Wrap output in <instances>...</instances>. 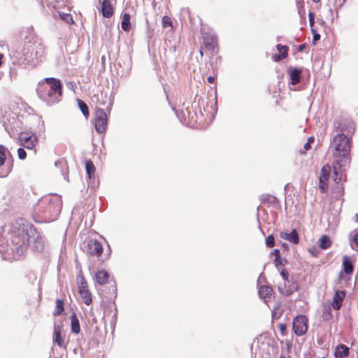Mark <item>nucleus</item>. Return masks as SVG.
I'll use <instances>...</instances> for the list:
<instances>
[{
    "label": "nucleus",
    "instance_id": "obj_1",
    "mask_svg": "<svg viewBox=\"0 0 358 358\" xmlns=\"http://www.w3.org/2000/svg\"><path fill=\"white\" fill-rule=\"evenodd\" d=\"M10 234L12 246L10 248H0V252H7L9 250L22 255L29 245L34 250L39 251L43 248V238L24 219H19L11 224L7 229Z\"/></svg>",
    "mask_w": 358,
    "mask_h": 358
},
{
    "label": "nucleus",
    "instance_id": "obj_2",
    "mask_svg": "<svg viewBox=\"0 0 358 358\" xmlns=\"http://www.w3.org/2000/svg\"><path fill=\"white\" fill-rule=\"evenodd\" d=\"M36 91L40 99L47 103H57L62 96L61 82L55 78H45L38 84Z\"/></svg>",
    "mask_w": 358,
    "mask_h": 358
},
{
    "label": "nucleus",
    "instance_id": "obj_3",
    "mask_svg": "<svg viewBox=\"0 0 358 358\" xmlns=\"http://www.w3.org/2000/svg\"><path fill=\"white\" fill-rule=\"evenodd\" d=\"M61 197L57 194L43 197L38 203L41 215L48 221L57 218L62 210Z\"/></svg>",
    "mask_w": 358,
    "mask_h": 358
},
{
    "label": "nucleus",
    "instance_id": "obj_4",
    "mask_svg": "<svg viewBox=\"0 0 358 358\" xmlns=\"http://www.w3.org/2000/svg\"><path fill=\"white\" fill-rule=\"evenodd\" d=\"M43 49L40 43L29 40L25 41L20 52H16V57L24 64L36 65L43 55Z\"/></svg>",
    "mask_w": 358,
    "mask_h": 358
},
{
    "label": "nucleus",
    "instance_id": "obj_5",
    "mask_svg": "<svg viewBox=\"0 0 358 358\" xmlns=\"http://www.w3.org/2000/svg\"><path fill=\"white\" fill-rule=\"evenodd\" d=\"M333 145L335 148L334 155L338 157H343L345 162L348 161V155L351 148L350 139L344 134L336 135L334 138Z\"/></svg>",
    "mask_w": 358,
    "mask_h": 358
},
{
    "label": "nucleus",
    "instance_id": "obj_6",
    "mask_svg": "<svg viewBox=\"0 0 358 358\" xmlns=\"http://www.w3.org/2000/svg\"><path fill=\"white\" fill-rule=\"evenodd\" d=\"M295 334L298 336L305 334L308 330V319L304 315L296 316L292 324Z\"/></svg>",
    "mask_w": 358,
    "mask_h": 358
},
{
    "label": "nucleus",
    "instance_id": "obj_7",
    "mask_svg": "<svg viewBox=\"0 0 358 358\" xmlns=\"http://www.w3.org/2000/svg\"><path fill=\"white\" fill-rule=\"evenodd\" d=\"M107 115L103 109H96L95 113L94 125L98 133H103L107 127Z\"/></svg>",
    "mask_w": 358,
    "mask_h": 358
},
{
    "label": "nucleus",
    "instance_id": "obj_8",
    "mask_svg": "<svg viewBox=\"0 0 358 358\" xmlns=\"http://www.w3.org/2000/svg\"><path fill=\"white\" fill-rule=\"evenodd\" d=\"M85 250L90 255L99 257L103 252V245L97 240L91 239L87 242Z\"/></svg>",
    "mask_w": 358,
    "mask_h": 358
},
{
    "label": "nucleus",
    "instance_id": "obj_9",
    "mask_svg": "<svg viewBox=\"0 0 358 358\" xmlns=\"http://www.w3.org/2000/svg\"><path fill=\"white\" fill-rule=\"evenodd\" d=\"M331 169V166L328 164L323 166L321 169L319 177V187L323 192L327 189L328 185L327 182L329 178Z\"/></svg>",
    "mask_w": 358,
    "mask_h": 358
},
{
    "label": "nucleus",
    "instance_id": "obj_10",
    "mask_svg": "<svg viewBox=\"0 0 358 358\" xmlns=\"http://www.w3.org/2000/svg\"><path fill=\"white\" fill-rule=\"evenodd\" d=\"M20 144L27 149H33L37 143V138L34 135L28 136L27 134H22L20 136Z\"/></svg>",
    "mask_w": 358,
    "mask_h": 358
},
{
    "label": "nucleus",
    "instance_id": "obj_11",
    "mask_svg": "<svg viewBox=\"0 0 358 358\" xmlns=\"http://www.w3.org/2000/svg\"><path fill=\"white\" fill-rule=\"evenodd\" d=\"M298 289L297 283L295 281H287L286 282H284L283 287L281 285L278 286V290L279 292L285 295V296H289L292 294H293L295 291H296Z\"/></svg>",
    "mask_w": 358,
    "mask_h": 358
},
{
    "label": "nucleus",
    "instance_id": "obj_12",
    "mask_svg": "<svg viewBox=\"0 0 358 358\" xmlns=\"http://www.w3.org/2000/svg\"><path fill=\"white\" fill-rule=\"evenodd\" d=\"M62 327L61 325L55 324L53 333V341L58 346L65 348L64 337L62 335Z\"/></svg>",
    "mask_w": 358,
    "mask_h": 358
},
{
    "label": "nucleus",
    "instance_id": "obj_13",
    "mask_svg": "<svg viewBox=\"0 0 358 358\" xmlns=\"http://www.w3.org/2000/svg\"><path fill=\"white\" fill-rule=\"evenodd\" d=\"M280 237L282 239L286 240L291 243L298 244L299 241V235L296 229H294L291 232L281 231L280 232Z\"/></svg>",
    "mask_w": 358,
    "mask_h": 358
},
{
    "label": "nucleus",
    "instance_id": "obj_14",
    "mask_svg": "<svg viewBox=\"0 0 358 358\" xmlns=\"http://www.w3.org/2000/svg\"><path fill=\"white\" fill-rule=\"evenodd\" d=\"M345 296V292L344 291L337 290L336 291L331 303L333 308L338 310L342 306V302Z\"/></svg>",
    "mask_w": 358,
    "mask_h": 358
},
{
    "label": "nucleus",
    "instance_id": "obj_15",
    "mask_svg": "<svg viewBox=\"0 0 358 358\" xmlns=\"http://www.w3.org/2000/svg\"><path fill=\"white\" fill-rule=\"evenodd\" d=\"M343 269L347 275H351L353 273L354 266L351 257L345 255L343 257Z\"/></svg>",
    "mask_w": 358,
    "mask_h": 358
},
{
    "label": "nucleus",
    "instance_id": "obj_16",
    "mask_svg": "<svg viewBox=\"0 0 358 358\" xmlns=\"http://www.w3.org/2000/svg\"><path fill=\"white\" fill-rule=\"evenodd\" d=\"M85 169L89 179V182H94L95 180V166L91 160L85 162Z\"/></svg>",
    "mask_w": 358,
    "mask_h": 358
},
{
    "label": "nucleus",
    "instance_id": "obj_17",
    "mask_svg": "<svg viewBox=\"0 0 358 358\" xmlns=\"http://www.w3.org/2000/svg\"><path fill=\"white\" fill-rule=\"evenodd\" d=\"M102 14L105 17H110L113 14V8L109 0H103L101 5Z\"/></svg>",
    "mask_w": 358,
    "mask_h": 358
},
{
    "label": "nucleus",
    "instance_id": "obj_18",
    "mask_svg": "<svg viewBox=\"0 0 358 358\" xmlns=\"http://www.w3.org/2000/svg\"><path fill=\"white\" fill-rule=\"evenodd\" d=\"M334 354L336 358H345L349 355V348L346 345L341 344L336 348Z\"/></svg>",
    "mask_w": 358,
    "mask_h": 358
},
{
    "label": "nucleus",
    "instance_id": "obj_19",
    "mask_svg": "<svg viewBox=\"0 0 358 358\" xmlns=\"http://www.w3.org/2000/svg\"><path fill=\"white\" fill-rule=\"evenodd\" d=\"M71 331L78 334L80 331L79 320L75 313L70 316Z\"/></svg>",
    "mask_w": 358,
    "mask_h": 358
},
{
    "label": "nucleus",
    "instance_id": "obj_20",
    "mask_svg": "<svg viewBox=\"0 0 358 358\" xmlns=\"http://www.w3.org/2000/svg\"><path fill=\"white\" fill-rule=\"evenodd\" d=\"M301 73L302 71L298 69H294L290 71L289 77L292 85H295L300 82Z\"/></svg>",
    "mask_w": 358,
    "mask_h": 358
},
{
    "label": "nucleus",
    "instance_id": "obj_21",
    "mask_svg": "<svg viewBox=\"0 0 358 358\" xmlns=\"http://www.w3.org/2000/svg\"><path fill=\"white\" fill-rule=\"evenodd\" d=\"M108 273L103 270L99 271L96 274V281L99 285L106 284L108 280Z\"/></svg>",
    "mask_w": 358,
    "mask_h": 358
},
{
    "label": "nucleus",
    "instance_id": "obj_22",
    "mask_svg": "<svg viewBox=\"0 0 358 358\" xmlns=\"http://www.w3.org/2000/svg\"><path fill=\"white\" fill-rule=\"evenodd\" d=\"M78 292L83 299V301L86 305L89 306L90 304H91V303L92 301V299L91 292L89 290L88 287L85 289H82V290L79 291Z\"/></svg>",
    "mask_w": 358,
    "mask_h": 358
},
{
    "label": "nucleus",
    "instance_id": "obj_23",
    "mask_svg": "<svg viewBox=\"0 0 358 358\" xmlns=\"http://www.w3.org/2000/svg\"><path fill=\"white\" fill-rule=\"evenodd\" d=\"M203 42L208 50H213L217 45V38L214 36L203 37Z\"/></svg>",
    "mask_w": 358,
    "mask_h": 358
},
{
    "label": "nucleus",
    "instance_id": "obj_24",
    "mask_svg": "<svg viewBox=\"0 0 358 358\" xmlns=\"http://www.w3.org/2000/svg\"><path fill=\"white\" fill-rule=\"evenodd\" d=\"M273 289L271 287L266 285H262L259 289V294L260 297L266 299L270 298L272 294Z\"/></svg>",
    "mask_w": 358,
    "mask_h": 358
},
{
    "label": "nucleus",
    "instance_id": "obj_25",
    "mask_svg": "<svg viewBox=\"0 0 358 358\" xmlns=\"http://www.w3.org/2000/svg\"><path fill=\"white\" fill-rule=\"evenodd\" d=\"M131 16L129 13H124L121 22V27L124 31H129L131 27L130 24Z\"/></svg>",
    "mask_w": 358,
    "mask_h": 358
},
{
    "label": "nucleus",
    "instance_id": "obj_26",
    "mask_svg": "<svg viewBox=\"0 0 358 358\" xmlns=\"http://www.w3.org/2000/svg\"><path fill=\"white\" fill-rule=\"evenodd\" d=\"M331 245V241L327 235H323L320 239V248L325 250L329 248Z\"/></svg>",
    "mask_w": 358,
    "mask_h": 358
},
{
    "label": "nucleus",
    "instance_id": "obj_27",
    "mask_svg": "<svg viewBox=\"0 0 358 358\" xmlns=\"http://www.w3.org/2000/svg\"><path fill=\"white\" fill-rule=\"evenodd\" d=\"M277 49L280 52V55H278V59H285L287 57L288 50L287 46L278 44L277 45Z\"/></svg>",
    "mask_w": 358,
    "mask_h": 358
},
{
    "label": "nucleus",
    "instance_id": "obj_28",
    "mask_svg": "<svg viewBox=\"0 0 358 358\" xmlns=\"http://www.w3.org/2000/svg\"><path fill=\"white\" fill-rule=\"evenodd\" d=\"M77 283L78 287V292L88 287L87 283L83 275L77 277Z\"/></svg>",
    "mask_w": 358,
    "mask_h": 358
},
{
    "label": "nucleus",
    "instance_id": "obj_29",
    "mask_svg": "<svg viewBox=\"0 0 358 358\" xmlns=\"http://www.w3.org/2000/svg\"><path fill=\"white\" fill-rule=\"evenodd\" d=\"M64 311V302L62 300L57 299L56 300V308L54 312V315H59L62 313Z\"/></svg>",
    "mask_w": 358,
    "mask_h": 358
},
{
    "label": "nucleus",
    "instance_id": "obj_30",
    "mask_svg": "<svg viewBox=\"0 0 358 358\" xmlns=\"http://www.w3.org/2000/svg\"><path fill=\"white\" fill-rule=\"evenodd\" d=\"M78 106L85 117L89 116V110L87 104L80 99H78Z\"/></svg>",
    "mask_w": 358,
    "mask_h": 358
},
{
    "label": "nucleus",
    "instance_id": "obj_31",
    "mask_svg": "<svg viewBox=\"0 0 358 358\" xmlns=\"http://www.w3.org/2000/svg\"><path fill=\"white\" fill-rule=\"evenodd\" d=\"M59 15H60L61 18L62 19V20L66 22L67 24H71L73 23V17L71 14L62 13H59Z\"/></svg>",
    "mask_w": 358,
    "mask_h": 358
},
{
    "label": "nucleus",
    "instance_id": "obj_32",
    "mask_svg": "<svg viewBox=\"0 0 358 358\" xmlns=\"http://www.w3.org/2000/svg\"><path fill=\"white\" fill-rule=\"evenodd\" d=\"M334 180L336 183H338L342 180V172H341V171H338L336 166H334Z\"/></svg>",
    "mask_w": 358,
    "mask_h": 358
},
{
    "label": "nucleus",
    "instance_id": "obj_33",
    "mask_svg": "<svg viewBox=\"0 0 358 358\" xmlns=\"http://www.w3.org/2000/svg\"><path fill=\"white\" fill-rule=\"evenodd\" d=\"M162 26L163 27H168L172 26V22L169 17L168 16H164L162 17Z\"/></svg>",
    "mask_w": 358,
    "mask_h": 358
},
{
    "label": "nucleus",
    "instance_id": "obj_34",
    "mask_svg": "<svg viewBox=\"0 0 358 358\" xmlns=\"http://www.w3.org/2000/svg\"><path fill=\"white\" fill-rule=\"evenodd\" d=\"M266 245L269 248H272L275 245V240L273 235L268 236L266 241Z\"/></svg>",
    "mask_w": 358,
    "mask_h": 358
},
{
    "label": "nucleus",
    "instance_id": "obj_35",
    "mask_svg": "<svg viewBox=\"0 0 358 358\" xmlns=\"http://www.w3.org/2000/svg\"><path fill=\"white\" fill-rule=\"evenodd\" d=\"M5 158L4 147L0 145V166L3 164Z\"/></svg>",
    "mask_w": 358,
    "mask_h": 358
},
{
    "label": "nucleus",
    "instance_id": "obj_36",
    "mask_svg": "<svg viewBox=\"0 0 358 358\" xmlns=\"http://www.w3.org/2000/svg\"><path fill=\"white\" fill-rule=\"evenodd\" d=\"M17 155L20 159H24L27 156V153L23 148H18Z\"/></svg>",
    "mask_w": 358,
    "mask_h": 358
},
{
    "label": "nucleus",
    "instance_id": "obj_37",
    "mask_svg": "<svg viewBox=\"0 0 358 358\" xmlns=\"http://www.w3.org/2000/svg\"><path fill=\"white\" fill-rule=\"evenodd\" d=\"M280 275H281L282 278L284 280V282H286L289 281V280H288L289 275H288V272L286 270L283 269L280 272Z\"/></svg>",
    "mask_w": 358,
    "mask_h": 358
},
{
    "label": "nucleus",
    "instance_id": "obj_38",
    "mask_svg": "<svg viewBox=\"0 0 358 358\" xmlns=\"http://www.w3.org/2000/svg\"><path fill=\"white\" fill-rule=\"evenodd\" d=\"M309 23L310 27L314 25V13L310 12L308 13Z\"/></svg>",
    "mask_w": 358,
    "mask_h": 358
},
{
    "label": "nucleus",
    "instance_id": "obj_39",
    "mask_svg": "<svg viewBox=\"0 0 358 358\" xmlns=\"http://www.w3.org/2000/svg\"><path fill=\"white\" fill-rule=\"evenodd\" d=\"M310 147H311L310 144L309 143H307V142H306V143L304 144V145H303L304 151H301V150H300V152H301V154L305 153V152H306V151H307V150H310Z\"/></svg>",
    "mask_w": 358,
    "mask_h": 358
},
{
    "label": "nucleus",
    "instance_id": "obj_40",
    "mask_svg": "<svg viewBox=\"0 0 358 358\" xmlns=\"http://www.w3.org/2000/svg\"><path fill=\"white\" fill-rule=\"evenodd\" d=\"M313 33V41H317L320 39V36L319 34H317L314 29L312 30Z\"/></svg>",
    "mask_w": 358,
    "mask_h": 358
},
{
    "label": "nucleus",
    "instance_id": "obj_41",
    "mask_svg": "<svg viewBox=\"0 0 358 358\" xmlns=\"http://www.w3.org/2000/svg\"><path fill=\"white\" fill-rule=\"evenodd\" d=\"M352 241L356 245V246L358 247V232L354 235Z\"/></svg>",
    "mask_w": 358,
    "mask_h": 358
},
{
    "label": "nucleus",
    "instance_id": "obj_42",
    "mask_svg": "<svg viewBox=\"0 0 358 358\" xmlns=\"http://www.w3.org/2000/svg\"><path fill=\"white\" fill-rule=\"evenodd\" d=\"M58 165H62V166L64 167H66V164L64 162H62V161H57L55 162V166H58Z\"/></svg>",
    "mask_w": 358,
    "mask_h": 358
},
{
    "label": "nucleus",
    "instance_id": "obj_43",
    "mask_svg": "<svg viewBox=\"0 0 358 358\" xmlns=\"http://www.w3.org/2000/svg\"><path fill=\"white\" fill-rule=\"evenodd\" d=\"M308 252L310 253H311L313 256H316L317 255L316 249H315V248H309L308 249Z\"/></svg>",
    "mask_w": 358,
    "mask_h": 358
},
{
    "label": "nucleus",
    "instance_id": "obj_44",
    "mask_svg": "<svg viewBox=\"0 0 358 358\" xmlns=\"http://www.w3.org/2000/svg\"><path fill=\"white\" fill-rule=\"evenodd\" d=\"M275 264H276V265H277V266H278V265H279V264H282V262H281V259H280V257H279V256H277V257H275Z\"/></svg>",
    "mask_w": 358,
    "mask_h": 358
},
{
    "label": "nucleus",
    "instance_id": "obj_45",
    "mask_svg": "<svg viewBox=\"0 0 358 358\" xmlns=\"http://www.w3.org/2000/svg\"><path fill=\"white\" fill-rule=\"evenodd\" d=\"M279 328H280V331H285V329H286V325H285V324H280L279 325Z\"/></svg>",
    "mask_w": 358,
    "mask_h": 358
},
{
    "label": "nucleus",
    "instance_id": "obj_46",
    "mask_svg": "<svg viewBox=\"0 0 358 358\" xmlns=\"http://www.w3.org/2000/svg\"><path fill=\"white\" fill-rule=\"evenodd\" d=\"M207 80L210 83H213L215 80V78L213 76H209Z\"/></svg>",
    "mask_w": 358,
    "mask_h": 358
},
{
    "label": "nucleus",
    "instance_id": "obj_47",
    "mask_svg": "<svg viewBox=\"0 0 358 358\" xmlns=\"http://www.w3.org/2000/svg\"><path fill=\"white\" fill-rule=\"evenodd\" d=\"M313 141H314V137L310 136L308 138L307 143H309L311 145V143H313Z\"/></svg>",
    "mask_w": 358,
    "mask_h": 358
},
{
    "label": "nucleus",
    "instance_id": "obj_48",
    "mask_svg": "<svg viewBox=\"0 0 358 358\" xmlns=\"http://www.w3.org/2000/svg\"><path fill=\"white\" fill-rule=\"evenodd\" d=\"M273 59L275 61V62H278L279 60H280L281 59H278V55H273Z\"/></svg>",
    "mask_w": 358,
    "mask_h": 358
},
{
    "label": "nucleus",
    "instance_id": "obj_49",
    "mask_svg": "<svg viewBox=\"0 0 358 358\" xmlns=\"http://www.w3.org/2000/svg\"><path fill=\"white\" fill-rule=\"evenodd\" d=\"M304 48H305V44L300 45L299 47V50L302 51Z\"/></svg>",
    "mask_w": 358,
    "mask_h": 358
},
{
    "label": "nucleus",
    "instance_id": "obj_50",
    "mask_svg": "<svg viewBox=\"0 0 358 358\" xmlns=\"http://www.w3.org/2000/svg\"><path fill=\"white\" fill-rule=\"evenodd\" d=\"M273 252H274V254L276 255V257H277V256H279V253H280V252H279V250H275Z\"/></svg>",
    "mask_w": 358,
    "mask_h": 358
},
{
    "label": "nucleus",
    "instance_id": "obj_51",
    "mask_svg": "<svg viewBox=\"0 0 358 358\" xmlns=\"http://www.w3.org/2000/svg\"><path fill=\"white\" fill-rule=\"evenodd\" d=\"M355 221L358 222V214H356L355 215Z\"/></svg>",
    "mask_w": 358,
    "mask_h": 358
},
{
    "label": "nucleus",
    "instance_id": "obj_52",
    "mask_svg": "<svg viewBox=\"0 0 358 358\" xmlns=\"http://www.w3.org/2000/svg\"><path fill=\"white\" fill-rule=\"evenodd\" d=\"M327 314L329 316V317H331V310L329 308V310L327 311Z\"/></svg>",
    "mask_w": 358,
    "mask_h": 358
},
{
    "label": "nucleus",
    "instance_id": "obj_53",
    "mask_svg": "<svg viewBox=\"0 0 358 358\" xmlns=\"http://www.w3.org/2000/svg\"><path fill=\"white\" fill-rule=\"evenodd\" d=\"M313 1L314 2H315V3H317V2H319L320 0H313Z\"/></svg>",
    "mask_w": 358,
    "mask_h": 358
},
{
    "label": "nucleus",
    "instance_id": "obj_54",
    "mask_svg": "<svg viewBox=\"0 0 358 358\" xmlns=\"http://www.w3.org/2000/svg\"><path fill=\"white\" fill-rule=\"evenodd\" d=\"M7 227H8L4 226V229H3V230H6V228H7Z\"/></svg>",
    "mask_w": 358,
    "mask_h": 358
},
{
    "label": "nucleus",
    "instance_id": "obj_55",
    "mask_svg": "<svg viewBox=\"0 0 358 358\" xmlns=\"http://www.w3.org/2000/svg\"><path fill=\"white\" fill-rule=\"evenodd\" d=\"M200 54L202 55H203V52L201 50H200Z\"/></svg>",
    "mask_w": 358,
    "mask_h": 358
},
{
    "label": "nucleus",
    "instance_id": "obj_56",
    "mask_svg": "<svg viewBox=\"0 0 358 358\" xmlns=\"http://www.w3.org/2000/svg\"><path fill=\"white\" fill-rule=\"evenodd\" d=\"M281 358H285V357H281Z\"/></svg>",
    "mask_w": 358,
    "mask_h": 358
}]
</instances>
